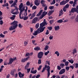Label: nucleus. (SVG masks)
<instances>
[{
  "label": "nucleus",
  "instance_id": "10",
  "mask_svg": "<svg viewBox=\"0 0 78 78\" xmlns=\"http://www.w3.org/2000/svg\"><path fill=\"white\" fill-rule=\"evenodd\" d=\"M29 57H27L26 58H22L21 62H25L26 61H27Z\"/></svg>",
  "mask_w": 78,
  "mask_h": 78
},
{
  "label": "nucleus",
  "instance_id": "18",
  "mask_svg": "<svg viewBox=\"0 0 78 78\" xmlns=\"http://www.w3.org/2000/svg\"><path fill=\"white\" fill-rule=\"evenodd\" d=\"M44 3H45V1H44V0H41V3L42 4V6H45V4H44Z\"/></svg>",
  "mask_w": 78,
  "mask_h": 78
},
{
  "label": "nucleus",
  "instance_id": "1",
  "mask_svg": "<svg viewBox=\"0 0 78 78\" xmlns=\"http://www.w3.org/2000/svg\"><path fill=\"white\" fill-rule=\"evenodd\" d=\"M19 10L20 11L19 14L20 19H23L24 20H27L28 18V16H25L23 18V17H21V16L22 14V12L23 11L25 10V7L23 6V4L21 3L19 6Z\"/></svg>",
  "mask_w": 78,
  "mask_h": 78
},
{
  "label": "nucleus",
  "instance_id": "4",
  "mask_svg": "<svg viewBox=\"0 0 78 78\" xmlns=\"http://www.w3.org/2000/svg\"><path fill=\"white\" fill-rule=\"evenodd\" d=\"M17 58H16V57H15L13 58H10L9 60V62L8 63V65H9V64H11L12 62H13V61H15V60H16Z\"/></svg>",
  "mask_w": 78,
  "mask_h": 78
},
{
  "label": "nucleus",
  "instance_id": "48",
  "mask_svg": "<svg viewBox=\"0 0 78 78\" xmlns=\"http://www.w3.org/2000/svg\"><path fill=\"white\" fill-rule=\"evenodd\" d=\"M66 70L68 71L69 70V66H66Z\"/></svg>",
  "mask_w": 78,
  "mask_h": 78
},
{
  "label": "nucleus",
  "instance_id": "23",
  "mask_svg": "<svg viewBox=\"0 0 78 78\" xmlns=\"http://www.w3.org/2000/svg\"><path fill=\"white\" fill-rule=\"evenodd\" d=\"M16 4L13 2V3L11 5V7H14V8H16Z\"/></svg>",
  "mask_w": 78,
  "mask_h": 78
},
{
  "label": "nucleus",
  "instance_id": "58",
  "mask_svg": "<svg viewBox=\"0 0 78 78\" xmlns=\"http://www.w3.org/2000/svg\"><path fill=\"white\" fill-rule=\"evenodd\" d=\"M27 73H29V72H30V70H31V69L29 68V69H27Z\"/></svg>",
  "mask_w": 78,
  "mask_h": 78
},
{
  "label": "nucleus",
  "instance_id": "14",
  "mask_svg": "<svg viewBox=\"0 0 78 78\" xmlns=\"http://www.w3.org/2000/svg\"><path fill=\"white\" fill-rule=\"evenodd\" d=\"M66 4V1H63L62 2L60 3V5H64Z\"/></svg>",
  "mask_w": 78,
  "mask_h": 78
},
{
  "label": "nucleus",
  "instance_id": "32",
  "mask_svg": "<svg viewBox=\"0 0 78 78\" xmlns=\"http://www.w3.org/2000/svg\"><path fill=\"white\" fill-rule=\"evenodd\" d=\"M63 22V20H58L57 21L58 23H62V22Z\"/></svg>",
  "mask_w": 78,
  "mask_h": 78
},
{
  "label": "nucleus",
  "instance_id": "24",
  "mask_svg": "<svg viewBox=\"0 0 78 78\" xmlns=\"http://www.w3.org/2000/svg\"><path fill=\"white\" fill-rule=\"evenodd\" d=\"M15 17H16V15H13L10 18V19H11V20H14V19H15Z\"/></svg>",
  "mask_w": 78,
  "mask_h": 78
},
{
  "label": "nucleus",
  "instance_id": "25",
  "mask_svg": "<svg viewBox=\"0 0 78 78\" xmlns=\"http://www.w3.org/2000/svg\"><path fill=\"white\" fill-rule=\"evenodd\" d=\"M55 54L57 55V56H59V51H56L55 52Z\"/></svg>",
  "mask_w": 78,
  "mask_h": 78
},
{
  "label": "nucleus",
  "instance_id": "44",
  "mask_svg": "<svg viewBox=\"0 0 78 78\" xmlns=\"http://www.w3.org/2000/svg\"><path fill=\"white\" fill-rule=\"evenodd\" d=\"M53 22H54V20H50L49 21V22H50V24H51H51H52L53 23Z\"/></svg>",
  "mask_w": 78,
  "mask_h": 78
},
{
  "label": "nucleus",
  "instance_id": "37",
  "mask_svg": "<svg viewBox=\"0 0 78 78\" xmlns=\"http://www.w3.org/2000/svg\"><path fill=\"white\" fill-rule=\"evenodd\" d=\"M18 13H19V12L18 11H16V12H15L12 13V14H16L17 15Z\"/></svg>",
  "mask_w": 78,
  "mask_h": 78
},
{
  "label": "nucleus",
  "instance_id": "20",
  "mask_svg": "<svg viewBox=\"0 0 78 78\" xmlns=\"http://www.w3.org/2000/svg\"><path fill=\"white\" fill-rule=\"evenodd\" d=\"M34 50H36L37 51H38V50H41V48L39 47H36L34 48Z\"/></svg>",
  "mask_w": 78,
  "mask_h": 78
},
{
  "label": "nucleus",
  "instance_id": "33",
  "mask_svg": "<svg viewBox=\"0 0 78 78\" xmlns=\"http://www.w3.org/2000/svg\"><path fill=\"white\" fill-rule=\"evenodd\" d=\"M56 3V0H53L52 3H51V5H54Z\"/></svg>",
  "mask_w": 78,
  "mask_h": 78
},
{
  "label": "nucleus",
  "instance_id": "3",
  "mask_svg": "<svg viewBox=\"0 0 78 78\" xmlns=\"http://www.w3.org/2000/svg\"><path fill=\"white\" fill-rule=\"evenodd\" d=\"M44 26H43V25H42L41 24H40V31L41 33H42V32H43L45 29V27H44Z\"/></svg>",
  "mask_w": 78,
  "mask_h": 78
},
{
  "label": "nucleus",
  "instance_id": "60",
  "mask_svg": "<svg viewBox=\"0 0 78 78\" xmlns=\"http://www.w3.org/2000/svg\"><path fill=\"white\" fill-rule=\"evenodd\" d=\"M30 55V54L29 53H27L26 54V56L27 57V56H29Z\"/></svg>",
  "mask_w": 78,
  "mask_h": 78
},
{
  "label": "nucleus",
  "instance_id": "9",
  "mask_svg": "<svg viewBox=\"0 0 78 78\" xmlns=\"http://www.w3.org/2000/svg\"><path fill=\"white\" fill-rule=\"evenodd\" d=\"M40 1L39 0H35L34 1V4L36 6H39L40 5Z\"/></svg>",
  "mask_w": 78,
  "mask_h": 78
},
{
  "label": "nucleus",
  "instance_id": "55",
  "mask_svg": "<svg viewBox=\"0 0 78 78\" xmlns=\"http://www.w3.org/2000/svg\"><path fill=\"white\" fill-rule=\"evenodd\" d=\"M76 53V50L75 49L73 50V54H74V53Z\"/></svg>",
  "mask_w": 78,
  "mask_h": 78
},
{
  "label": "nucleus",
  "instance_id": "8",
  "mask_svg": "<svg viewBox=\"0 0 78 78\" xmlns=\"http://www.w3.org/2000/svg\"><path fill=\"white\" fill-rule=\"evenodd\" d=\"M36 11H35L33 13H32V15L31 16V17L30 18V19H33L36 16Z\"/></svg>",
  "mask_w": 78,
  "mask_h": 78
},
{
  "label": "nucleus",
  "instance_id": "63",
  "mask_svg": "<svg viewBox=\"0 0 78 78\" xmlns=\"http://www.w3.org/2000/svg\"><path fill=\"white\" fill-rule=\"evenodd\" d=\"M63 10L64 12H66V8H65V7L63 8Z\"/></svg>",
  "mask_w": 78,
  "mask_h": 78
},
{
  "label": "nucleus",
  "instance_id": "61",
  "mask_svg": "<svg viewBox=\"0 0 78 78\" xmlns=\"http://www.w3.org/2000/svg\"><path fill=\"white\" fill-rule=\"evenodd\" d=\"M40 76H41V75L38 74L36 76V78H39Z\"/></svg>",
  "mask_w": 78,
  "mask_h": 78
},
{
  "label": "nucleus",
  "instance_id": "64",
  "mask_svg": "<svg viewBox=\"0 0 78 78\" xmlns=\"http://www.w3.org/2000/svg\"><path fill=\"white\" fill-rule=\"evenodd\" d=\"M75 20L76 21V22H78V15L77 16V17L76 18Z\"/></svg>",
  "mask_w": 78,
  "mask_h": 78
},
{
  "label": "nucleus",
  "instance_id": "17",
  "mask_svg": "<svg viewBox=\"0 0 78 78\" xmlns=\"http://www.w3.org/2000/svg\"><path fill=\"white\" fill-rule=\"evenodd\" d=\"M43 12V10H41L39 12L37 15V16H41V14H42V12Z\"/></svg>",
  "mask_w": 78,
  "mask_h": 78
},
{
  "label": "nucleus",
  "instance_id": "30",
  "mask_svg": "<svg viewBox=\"0 0 78 78\" xmlns=\"http://www.w3.org/2000/svg\"><path fill=\"white\" fill-rule=\"evenodd\" d=\"M47 71H50V67L49 66H47Z\"/></svg>",
  "mask_w": 78,
  "mask_h": 78
},
{
  "label": "nucleus",
  "instance_id": "34",
  "mask_svg": "<svg viewBox=\"0 0 78 78\" xmlns=\"http://www.w3.org/2000/svg\"><path fill=\"white\" fill-rule=\"evenodd\" d=\"M39 24L38 23H37L35 25V27L36 28H39Z\"/></svg>",
  "mask_w": 78,
  "mask_h": 78
},
{
  "label": "nucleus",
  "instance_id": "16",
  "mask_svg": "<svg viewBox=\"0 0 78 78\" xmlns=\"http://www.w3.org/2000/svg\"><path fill=\"white\" fill-rule=\"evenodd\" d=\"M18 75L20 78H22V77H23V76H24L23 74H22L21 72H19L18 73Z\"/></svg>",
  "mask_w": 78,
  "mask_h": 78
},
{
  "label": "nucleus",
  "instance_id": "21",
  "mask_svg": "<svg viewBox=\"0 0 78 78\" xmlns=\"http://www.w3.org/2000/svg\"><path fill=\"white\" fill-rule=\"evenodd\" d=\"M47 65H44V67L43 68V69L41 71V72L43 73V72H44L45 71V69H46V68H47Z\"/></svg>",
  "mask_w": 78,
  "mask_h": 78
},
{
  "label": "nucleus",
  "instance_id": "36",
  "mask_svg": "<svg viewBox=\"0 0 78 78\" xmlns=\"http://www.w3.org/2000/svg\"><path fill=\"white\" fill-rule=\"evenodd\" d=\"M37 34H38V33H37V31H35L34 33H33V34L34 36H36L37 35Z\"/></svg>",
  "mask_w": 78,
  "mask_h": 78
},
{
  "label": "nucleus",
  "instance_id": "62",
  "mask_svg": "<svg viewBox=\"0 0 78 78\" xmlns=\"http://www.w3.org/2000/svg\"><path fill=\"white\" fill-rule=\"evenodd\" d=\"M75 65H76L75 68H78V63H76Z\"/></svg>",
  "mask_w": 78,
  "mask_h": 78
},
{
  "label": "nucleus",
  "instance_id": "2",
  "mask_svg": "<svg viewBox=\"0 0 78 78\" xmlns=\"http://www.w3.org/2000/svg\"><path fill=\"white\" fill-rule=\"evenodd\" d=\"M12 26L9 27V30H16V29L18 27V22L16 21H14L11 23Z\"/></svg>",
  "mask_w": 78,
  "mask_h": 78
},
{
  "label": "nucleus",
  "instance_id": "54",
  "mask_svg": "<svg viewBox=\"0 0 78 78\" xmlns=\"http://www.w3.org/2000/svg\"><path fill=\"white\" fill-rule=\"evenodd\" d=\"M69 7V4H67L65 7H64L66 8H68Z\"/></svg>",
  "mask_w": 78,
  "mask_h": 78
},
{
  "label": "nucleus",
  "instance_id": "7",
  "mask_svg": "<svg viewBox=\"0 0 78 78\" xmlns=\"http://www.w3.org/2000/svg\"><path fill=\"white\" fill-rule=\"evenodd\" d=\"M38 20V18L36 17H35L34 19H33L32 23H36Z\"/></svg>",
  "mask_w": 78,
  "mask_h": 78
},
{
  "label": "nucleus",
  "instance_id": "13",
  "mask_svg": "<svg viewBox=\"0 0 78 78\" xmlns=\"http://www.w3.org/2000/svg\"><path fill=\"white\" fill-rule=\"evenodd\" d=\"M54 28L55 29V31H58L59 30V26H55L54 27Z\"/></svg>",
  "mask_w": 78,
  "mask_h": 78
},
{
  "label": "nucleus",
  "instance_id": "51",
  "mask_svg": "<svg viewBox=\"0 0 78 78\" xmlns=\"http://www.w3.org/2000/svg\"><path fill=\"white\" fill-rule=\"evenodd\" d=\"M22 26L21 25V24H18V27H19V28H22Z\"/></svg>",
  "mask_w": 78,
  "mask_h": 78
},
{
  "label": "nucleus",
  "instance_id": "59",
  "mask_svg": "<svg viewBox=\"0 0 78 78\" xmlns=\"http://www.w3.org/2000/svg\"><path fill=\"white\" fill-rule=\"evenodd\" d=\"M38 64H41V59H40L38 60Z\"/></svg>",
  "mask_w": 78,
  "mask_h": 78
},
{
  "label": "nucleus",
  "instance_id": "26",
  "mask_svg": "<svg viewBox=\"0 0 78 78\" xmlns=\"http://www.w3.org/2000/svg\"><path fill=\"white\" fill-rule=\"evenodd\" d=\"M68 61H69V62H70V63H71V64H73V62H74L73 59H71L70 60H69Z\"/></svg>",
  "mask_w": 78,
  "mask_h": 78
},
{
  "label": "nucleus",
  "instance_id": "40",
  "mask_svg": "<svg viewBox=\"0 0 78 78\" xmlns=\"http://www.w3.org/2000/svg\"><path fill=\"white\" fill-rule=\"evenodd\" d=\"M50 75V71H48V78H49V76Z\"/></svg>",
  "mask_w": 78,
  "mask_h": 78
},
{
  "label": "nucleus",
  "instance_id": "5",
  "mask_svg": "<svg viewBox=\"0 0 78 78\" xmlns=\"http://www.w3.org/2000/svg\"><path fill=\"white\" fill-rule=\"evenodd\" d=\"M43 54L44 53L42 52H39L37 55L38 58H39V59H41L42 58L43 56Z\"/></svg>",
  "mask_w": 78,
  "mask_h": 78
},
{
  "label": "nucleus",
  "instance_id": "57",
  "mask_svg": "<svg viewBox=\"0 0 78 78\" xmlns=\"http://www.w3.org/2000/svg\"><path fill=\"white\" fill-rule=\"evenodd\" d=\"M53 8H54V6H51L49 7V9H53Z\"/></svg>",
  "mask_w": 78,
  "mask_h": 78
},
{
  "label": "nucleus",
  "instance_id": "27",
  "mask_svg": "<svg viewBox=\"0 0 78 78\" xmlns=\"http://www.w3.org/2000/svg\"><path fill=\"white\" fill-rule=\"evenodd\" d=\"M2 6L3 7H5V6H9V5L8 4V3H7L5 4L2 5Z\"/></svg>",
  "mask_w": 78,
  "mask_h": 78
},
{
  "label": "nucleus",
  "instance_id": "41",
  "mask_svg": "<svg viewBox=\"0 0 78 78\" xmlns=\"http://www.w3.org/2000/svg\"><path fill=\"white\" fill-rule=\"evenodd\" d=\"M53 13V11H49V12L48 13V16H50Z\"/></svg>",
  "mask_w": 78,
  "mask_h": 78
},
{
  "label": "nucleus",
  "instance_id": "43",
  "mask_svg": "<svg viewBox=\"0 0 78 78\" xmlns=\"http://www.w3.org/2000/svg\"><path fill=\"white\" fill-rule=\"evenodd\" d=\"M0 36L2 38L5 37V35L3 34H0Z\"/></svg>",
  "mask_w": 78,
  "mask_h": 78
},
{
  "label": "nucleus",
  "instance_id": "11",
  "mask_svg": "<svg viewBox=\"0 0 78 78\" xmlns=\"http://www.w3.org/2000/svg\"><path fill=\"white\" fill-rule=\"evenodd\" d=\"M77 12V9L75 8H73L71 9L70 13H71V12H73V13L74 12Z\"/></svg>",
  "mask_w": 78,
  "mask_h": 78
},
{
  "label": "nucleus",
  "instance_id": "6",
  "mask_svg": "<svg viewBox=\"0 0 78 78\" xmlns=\"http://www.w3.org/2000/svg\"><path fill=\"white\" fill-rule=\"evenodd\" d=\"M66 72V69H61L60 71L59 72V75H62L63 73H64Z\"/></svg>",
  "mask_w": 78,
  "mask_h": 78
},
{
  "label": "nucleus",
  "instance_id": "35",
  "mask_svg": "<svg viewBox=\"0 0 78 78\" xmlns=\"http://www.w3.org/2000/svg\"><path fill=\"white\" fill-rule=\"evenodd\" d=\"M30 4H31V3L29 1H27L26 2V5H27V6H30Z\"/></svg>",
  "mask_w": 78,
  "mask_h": 78
},
{
  "label": "nucleus",
  "instance_id": "22",
  "mask_svg": "<svg viewBox=\"0 0 78 78\" xmlns=\"http://www.w3.org/2000/svg\"><path fill=\"white\" fill-rule=\"evenodd\" d=\"M30 72L32 73H33V74H35V73H37V70H35L34 71H33L31 70Z\"/></svg>",
  "mask_w": 78,
  "mask_h": 78
},
{
  "label": "nucleus",
  "instance_id": "50",
  "mask_svg": "<svg viewBox=\"0 0 78 78\" xmlns=\"http://www.w3.org/2000/svg\"><path fill=\"white\" fill-rule=\"evenodd\" d=\"M13 1L12 0L9 1V4H12V3H13Z\"/></svg>",
  "mask_w": 78,
  "mask_h": 78
},
{
  "label": "nucleus",
  "instance_id": "53",
  "mask_svg": "<svg viewBox=\"0 0 78 78\" xmlns=\"http://www.w3.org/2000/svg\"><path fill=\"white\" fill-rule=\"evenodd\" d=\"M48 29L50 30V31H51V30H52V27H48Z\"/></svg>",
  "mask_w": 78,
  "mask_h": 78
},
{
  "label": "nucleus",
  "instance_id": "42",
  "mask_svg": "<svg viewBox=\"0 0 78 78\" xmlns=\"http://www.w3.org/2000/svg\"><path fill=\"white\" fill-rule=\"evenodd\" d=\"M49 53H50V51H48L47 52H46L44 53V55H45V56H47V55H48V54Z\"/></svg>",
  "mask_w": 78,
  "mask_h": 78
},
{
  "label": "nucleus",
  "instance_id": "31",
  "mask_svg": "<svg viewBox=\"0 0 78 78\" xmlns=\"http://www.w3.org/2000/svg\"><path fill=\"white\" fill-rule=\"evenodd\" d=\"M36 31H37V32L38 33V34H39V33H41L39 28H38Z\"/></svg>",
  "mask_w": 78,
  "mask_h": 78
},
{
  "label": "nucleus",
  "instance_id": "29",
  "mask_svg": "<svg viewBox=\"0 0 78 78\" xmlns=\"http://www.w3.org/2000/svg\"><path fill=\"white\" fill-rule=\"evenodd\" d=\"M46 14H47V12H44L42 14V15L43 16H45Z\"/></svg>",
  "mask_w": 78,
  "mask_h": 78
},
{
  "label": "nucleus",
  "instance_id": "12",
  "mask_svg": "<svg viewBox=\"0 0 78 78\" xmlns=\"http://www.w3.org/2000/svg\"><path fill=\"white\" fill-rule=\"evenodd\" d=\"M41 25H43V26H45V25H47V23L45 22V19H44L43 20V22L41 23Z\"/></svg>",
  "mask_w": 78,
  "mask_h": 78
},
{
  "label": "nucleus",
  "instance_id": "52",
  "mask_svg": "<svg viewBox=\"0 0 78 78\" xmlns=\"http://www.w3.org/2000/svg\"><path fill=\"white\" fill-rule=\"evenodd\" d=\"M53 36H51V35L49 37V38L50 40H52V39H53Z\"/></svg>",
  "mask_w": 78,
  "mask_h": 78
},
{
  "label": "nucleus",
  "instance_id": "19",
  "mask_svg": "<svg viewBox=\"0 0 78 78\" xmlns=\"http://www.w3.org/2000/svg\"><path fill=\"white\" fill-rule=\"evenodd\" d=\"M29 65H30V62L27 63V65L25 66V69H27L29 67Z\"/></svg>",
  "mask_w": 78,
  "mask_h": 78
},
{
  "label": "nucleus",
  "instance_id": "46",
  "mask_svg": "<svg viewBox=\"0 0 78 78\" xmlns=\"http://www.w3.org/2000/svg\"><path fill=\"white\" fill-rule=\"evenodd\" d=\"M46 64H48V65H50V61H46Z\"/></svg>",
  "mask_w": 78,
  "mask_h": 78
},
{
  "label": "nucleus",
  "instance_id": "39",
  "mask_svg": "<svg viewBox=\"0 0 78 78\" xmlns=\"http://www.w3.org/2000/svg\"><path fill=\"white\" fill-rule=\"evenodd\" d=\"M48 49V45H46L45 47L44 48V50H47V49Z\"/></svg>",
  "mask_w": 78,
  "mask_h": 78
},
{
  "label": "nucleus",
  "instance_id": "56",
  "mask_svg": "<svg viewBox=\"0 0 78 78\" xmlns=\"http://www.w3.org/2000/svg\"><path fill=\"white\" fill-rule=\"evenodd\" d=\"M48 30H46V35H48V34H49V32H48Z\"/></svg>",
  "mask_w": 78,
  "mask_h": 78
},
{
  "label": "nucleus",
  "instance_id": "28",
  "mask_svg": "<svg viewBox=\"0 0 78 78\" xmlns=\"http://www.w3.org/2000/svg\"><path fill=\"white\" fill-rule=\"evenodd\" d=\"M60 66V67H61V68L63 69V68H64V64L63 63H61Z\"/></svg>",
  "mask_w": 78,
  "mask_h": 78
},
{
  "label": "nucleus",
  "instance_id": "38",
  "mask_svg": "<svg viewBox=\"0 0 78 78\" xmlns=\"http://www.w3.org/2000/svg\"><path fill=\"white\" fill-rule=\"evenodd\" d=\"M69 62L67 61L65 62V64L66 66H68L69 65Z\"/></svg>",
  "mask_w": 78,
  "mask_h": 78
},
{
  "label": "nucleus",
  "instance_id": "47",
  "mask_svg": "<svg viewBox=\"0 0 78 78\" xmlns=\"http://www.w3.org/2000/svg\"><path fill=\"white\" fill-rule=\"evenodd\" d=\"M42 66L41 65L39 67L37 68L38 70H41V68H42Z\"/></svg>",
  "mask_w": 78,
  "mask_h": 78
},
{
  "label": "nucleus",
  "instance_id": "45",
  "mask_svg": "<svg viewBox=\"0 0 78 78\" xmlns=\"http://www.w3.org/2000/svg\"><path fill=\"white\" fill-rule=\"evenodd\" d=\"M37 8V7L35 6H33L32 7V9H36Z\"/></svg>",
  "mask_w": 78,
  "mask_h": 78
},
{
  "label": "nucleus",
  "instance_id": "15",
  "mask_svg": "<svg viewBox=\"0 0 78 78\" xmlns=\"http://www.w3.org/2000/svg\"><path fill=\"white\" fill-rule=\"evenodd\" d=\"M62 14H63V11L62 10V9H61L59 12V17L60 16H62Z\"/></svg>",
  "mask_w": 78,
  "mask_h": 78
},
{
  "label": "nucleus",
  "instance_id": "49",
  "mask_svg": "<svg viewBox=\"0 0 78 78\" xmlns=\"http://www.w3.org/2000/svg\"><path fill=\"white\" fill-rule=\"evenodd\" d=\"M57 69H58L59 70H60L61 69V67L60 66H58L57 67Z\"/></svg>",
  "mask_w": 78,
  "mask_h": 78
}]
</instances>
